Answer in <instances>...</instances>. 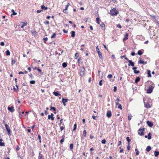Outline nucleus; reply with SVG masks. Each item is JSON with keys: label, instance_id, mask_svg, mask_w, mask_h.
I'll list each match as a JSON object with an SVG mask.
<instances>
[{"label": "nucleus", "instance_id": "obj_1", "mask_svg": "<svg viewBox=\"0 0 159 159\" xmlns=\"http://www.w3.org/2000/svg\"><path fill=\"white\" fill-rule=\"evenodd\" d=\"M118 12L117 11L116 9L113 8L112 10H111L110 11V14L111 15L114 16H116L118 14Z\"/></svg>", "mask_w": 159, "mask_h": 159}, {"label": "nucleus", "instance_id": "obj_2", "mask_svg": "<svg viewBox=\"0 0 159 159\" xmlns=\"http://www.w3.org/2000/svg\"><path fill=\"white\" fill-rule=\"evenodd\" d=\"M85 70L84 67L82 66L80 69V75L83 76L85 74Z\"/></svg>", "mask_w": 159, "mask_h": 159}, {"label": "nucleus", "instance_id": "obj_3", "mask_svg": "<svg viewBox=\"0 0 159 159\" xmlns=\"http://www.w3.org/2000/svg\"><path fill=\"white\" fill-rule=\"evenodd\" d=\"M96 51L98 52V56L100 59H101L102 60H103L102 56V54L101 52H100L99 51V49L98 48V46L96 47Z\"/></svg>", "mask_w": 159, "mask_h": 159}, {"label": "nucleus", "instance_id": "obj_4", "mask_svg": "<svg viewBox=\"0 0 159 159\" xmlns=\"http://www.w3.org/2000/svg\"><path fill=\"white\" fill-rule=\"evenodd\" d=\"M145 130V129L144 128H143V129H142L141 128H140L139 129V132H138V134L140 135L141 136H143L144 135V132L143 131H144Z\"/></svg>", "mask_w": 159, "mask_h": 159}, {"label": "nucleus", "instance_id": "obj_5", "mask_svg": "<svg viewBox=\"0 0 159 159\" xmlns=\"http://www.w3.org/2000/svg\"><path fill=\"white\" fill-rule=\"evenodd\" d=\"M154 87L150 85L149 86L148 89L147 90V93H150L152 92V91Z\"/></svg>", "mask_w": 159, "mask_h": 159}, {"label": "nucleus", "instance_id": "obj_6", "mask_svg": "<svg viewBox=\"0 0 159 159\" xmlns=\"http://www.w3.org/2000/svg\"><path fill=\"white\" fill-rule=\"evenodd\" d=\"M5 127L6 129V130L8 132V133L9 134H10V127L9 126L7 125L6 124L5 125Z\"/></svg>", "mask_w": 159, "mask_h": 159}, {"label": "nucleus", "instance_id": "obj_7", "mask_svg": "<svg viewBox=\"0 0 159 159\" xmlns=\"http://www.w3.org/2000/svg\"><path fill=\"white\" fill-rule=\"evenodd\" d=\"M62 102L64 106H65L66 105L65 103L68 102V99L67 98L65 99L64 98H63L62 99Z\"/></svg>", "mask_w": 159, "mask_h": 159}, {"label": "nucleus", "instance_id": "obj_8", "mask_svg": "<svg viewBox=\"0 0 159 159\" xmlns=\"http://www.w3.org/2000/svg\"><path fill=\"white\" fill-rule=\"evenodd\" d=\"M108 118H110L111 116V112L110 111H107L106 114Z\"/></svg>", "mask_w": 159, "mask_h": 159}, {"label": "nucleus", "instance_id": "obj_9", "mask_svg": "<svg viewBox=\"0 0 159 159\" xmlns=\"http://www.w3.org/2000/svg\"><path fill=\"white\" fill-rule=\"evenodd\" d=\"M146 123L150 127H152L153 126V123L149 120H147Z\"/></svg>", "mask_w": 159, "mask_h": 159}, {"label": "nucleus", "instance_id": "obj_10", "mask_svg": "<svg viewBox=\"0 0 159 159\" xmlns=\"http://www.w3.org/2000/svg\"><path fill=\"white\" fill-rule=\"evenodd\" d=\"M140 60L138 61V63L139 64H146L147 63V62H144V61L142 60H141V58L140 57L139 58Z\"/></svg>", "mask_w": 159, "mask_h": 159}, {"label": "nucleus", "instance_id": "obj_11", "mask_svg": "<svg viewBox=\"0 0 159 159\" xmlns=\"http://www.w3.org/2000/svg\"><path fill=\"white\" fill-rule=\"evenodd\" d=\"M129 63L128 64V66H134V63L131 60H129L128 62Z\"/></svg>", "mask_w": 159, "mask_h": 159}, {"label": "nucleus", "instance_id": "obj_12", "mask_svg": "<svg viewBox=\"0 0 159 159\" xmlns=\"http://www.w3.org/2000/svg\"><path fill=\"white\" fill-rule=\"evenodd\" d=\"M8 110L9 111L11 112H13L14 111V107L13 106H12L11 107H8Z\"/></svg>", "mask_w": 159, "mask_h": 159}, {"label": "nucleus", "instance_id": "obj_13", "mask_svg": "<svg viewBox=\"0 0 159 159\" xmlns=\"http://www.w3.org/2000/svg\"><path fill=\"white\" fill-rule=\"evenodd\" d=\"M128 33H126L125 34V37L123 39V41L124 42H125V40L128 39Z\"/></svg>", "mask_w": 159, "mask_h": 159}, {"label": "nucleus", "instance_id": "obj_14", "mask_svg": "<svg viewBox=\"0 0 159 159\" xmlns=\"http://www.w3.org/2000/svg\"><path fill=\"white\" fill-rule=\"evenodd\" d=\"M21 24H22V25L21 26V28H23L24 26H26L27 25V22H21Z\"/></svg>", "mask_w": 159, "mask_h": 159}, {"label": "nucleus", "instance_id": "obj_15", "mask_svg": "<svg viewBox=\"0 0 159 159\" xmlns=\"http://www.w3.org/2000/svg\"><path fill=\"white\" fill-rule=\"evenodd\" d=\"M140 78L139 77H137L135 81V82L136 83H137L138 82H139L140 80Z\"/></svg>", "mask_w": 159, "mask_h": 159}, {"label": "nucleus", "instance_id": "obj_16", "mask_svg": "<svg viewBox=\"0 0 159 159\" xmlns=\"http://www.w3.org/2000/svg\"><path fill=\"white\" fill-rule=\"evenodd\" d=\"M159 155V152L155 151L154 152V155L156 157H158V156Z\"/></svg>", "mask_w": 159, "mask_h": 159}, {"label": "nucleus", "instance_id": "obj_17", "mask_svg": "<svg viewBox=\"0 0 159 159\" xmlns=\"http://www.w3.org/2000/svg\"><path fill=\"white\" fill-rule=\"evenodd\" d=\"M151 149V147L150 146H148L146 148V150L148 152L150 151Z\"/></svg>", "mask_w": 159, "mask_h": 159}, {"label": "nucleus", "instance_id": "obj_18", "mask_svg": "<svg viewBox=\"0 0 159 159\" xmlns=\"http://www.w3.org/2000/svg\"><path fill=\"white\" fill-rule=\"evenodd\" d=\"M54 95L56 96H57L58 95H61V94H59L58 92H54L53 93Z\"/></svg>", "mask_w": 159, "mask_h": 159}, {"label": "nucleus", "instance_id": "obj_19", "mask_svg": "<svg viewBox=\"0 0 159 159\" xmlns=\"http://www.w3.org/2000/svg\"><path fill=\"white\" fill-rule=\"evenodd\" d=\"M71 36L72 37H74L75 36V32L74 31H72L71 32Z\"/></svg>", "mask_w": 159, "mask_h": 159}, {"label": "nucleus", "instance_id": "obj_20", "mask_svg": "<svg viewBox=\"0 0 159 159\" xmlns=\"http://www.w3.org/2000/svg\"><path fill=\"white\" fill-rule=\"evenodd\" d=\"M48 119H51L52 120H54V117L51 116L50 115H49L48 116Z\"/></svg>", "mask_w": 159, "mask_h": 159}, {"label": "nucleus", "instance_id": "obj_21", "mask_svg": "<svg viewBox=\"0 0 159 159\" xmlns=\"http://www.w3.org/2000/svg\"><path fill=\"white\" fill-rule=\"evenodd\" d=\"M11 11L12 12V14L11 15V17H12V16L13 15H16L17 14V13L15 12L14 10H13V9H12L11 10Z\"/></svg>", "mask_w": 159, "mask_h": 159}, {"label": "nucleus", "instance_id": "obj_22", "mask_svg": "<svg viewBox=\"0 0 159 159\" xmlns=\"http://www.w3.org/2000/svg\"><path fill=\"white\" fill-rule=\"evenodd\" d=\"M69 3H68V4H67V5H66V6L65 7V8L63 10V12L64 13H65V11H66V10H67L68 7H69Z\"/></svg>", "mask_w": 159, "mask_h": 159}, {"label": "nucleus", "instance_id": "obj_23", "mask_svg": "<svg viewBox=\"0 0 159 159\" xmlns=\"http://www.w3.org/2000/svg\"><path fill=\"white\" fill-rule=\"evenodd\" d=\"M20 107H19L18 108V112H19V117H20V118H21L22 116H23L21 115V112L20 111Z\"/></svg>", "mask_w": 159, "mask_h": 159}, {"label": "nucleus", "instance_id": "obj_24", "mask_svg": "<svg viewBox=\"0 0 159 159\" xmlns=\"http://www.w3.org/2000/svg\"><path fill=\"white\" fill-rule=\"evenodd\" d=\"M39 159H43V155L41 154V152L39 153Z\"/></svg>", "mask_w": 159, "mask_h": 159}, {"label": "nucleus", "instance_id": "obj_25", "mask_svg": "<svg viewBox=\"0 0 159 159\" xmlns=\"http://www.w3.org/2000/svg\"><path fill=\"white\" fill-rule=\"evenodd\" d=\"M41 8L42 9H44L45 10L48 9V7H45L44 5H42L41 6Z\"/></svg>", "mask_w": 159, "mask_h": 159}, {"label": "nucleus", "instance_id": "obj_26", "mask_svg": "<svg viewBox=\"0 0 159 159\" xmlns=\"http://www.w3.org/2000/svg\"><path fill=\"white\" fill-rule=\"evenodd\" d=\"M105 24L103 23L100 25L102 29H105Z\"/></svg>", "mask_w": 159, "mask_h": 159}, {"label": "nucleus", "instance_id": "obj_27", "mask_svg": "<svg viewBox=\"0 0 159 159\" xmlns=\"http://www.w3.org/2000/svg\"><path fill=\"white\" fill-rule=\"evenodd\" d=\"M67 65L66 62H64L62 64V67L63 68H65L67 66Z\"/></svg>", "mask_w": 159, "mask_h": 159}, {"label": "nucleus", "instance_id": "obj_28", "mask_svg": "<svg viewBox=\"0 0 159 159\" xmlns=\"http://www.w3.org/2000/svg\"><path fill=\"white\" fill-rule=\"evenodd\" d=\"M148 77H151V71L150 70H148Z\"/></svg>", "mask_w": 159, "mask_h": 159}, {"label": "nucleus", "instance_id": "obj_29", "mask_svg": "<svg viewBox=\"0 0 159 159\" xmlns=\"http://www.w3.org/2000/svg\"><path fill=\"white\" fill-rule=\"evenodd\" d=\"M151 133H149V134H148V138L149 140L151 139L152 138H151Z\"/></svg>", "mask_w": 159, "mask_h": 159}, {"label": "nucleus", "instance_id": "obj_30", "mask_svg": "<svg viewBox=\"0 0 159 159\" xmlns=\"http://www.w3.org/2000/svg\"><path fill=\"white\" fill-rule=\"evenodd\" d=\"M145 106L147 108H149L150 107V104L148 103H147L146 104H145Z\"/></svg>", "mask_w": 159, "mask_h": 159}, {"label": "nucleus", "instance_id": "obj_31", "mask_svg": "<svg viewBox=\"0 0 159 159\" xmlns=\"http://www.w3.org/2000/svg\"><path fill=\"white\" fill-rule=\"evenodd\" d=\"M6 55L8 56L10 55V52L9 51V50H7L6 51Z\"/></svg>", "mask_w": 159, "mask_h": 159}, {"label": "nucleus", "instance_id": "obj_32", "mask_svg": "<svg viewBox=\"0 0 159 159\" xmlns=\"http://www.w3.org/2000/svg\"><path fill=\"white\" fill-rule=\"evenodd\" d=\"M38 139L39 140V142L41 143V137L40 135L39 134L38 135Z\"/></svg>", "mask_w": 159, "mask_h": 159}, {"label": "nucleus", "instance_id": "obj_33", "mask_svg": "<svg viewBox=\"0 0 159 159\" xmlns=\"http://www.w3.org/2000/svg\"><path fill=\"white\" fill-rule=\"evenodd\" d=\"M73 144L72 143L70 144V150H72L73 149Z\"/></svg>", "mask_w": 159, "mask_h": 159}, {"label": "nucleus", "instance_id": "obj_34", "mask_svg": "<svg viewBox=\"0 0 159 159\" xmlns=\"http://www.w3.org/2000/svg\"><path fill=\"white\" fill-rule=\"evenodd\" d=\"M138 54L139 55H141L143 54V52L141 50H139L138 52Z\"/></svg>", "mask_w": 159, "mask_h": 159}, {"label": "nucleus", "instance_id": "obj_35", "mask_svg": "<svg viewBox=\"0 0 159 159\" xmlns=\"http://www.w3.org/2000/svg\"><path fill=\"white\" fill-rule=\"evenodd\" d=\"M134 73H135V74H139V73L140 72V71H139V70H134Z\"/></svg>", "mask_w": 159, "mask_h": 159}, {"label": "nucleus", "instance_id": "obj_36", "mask_svg": "<svg viewBox=\"0 0 159 159\" xmlns=\"http://www.w3.org/2000/svg\"><path fill=\"white\" fill-rule=\"evenodd\" d=\"M77 125L76 124H75L74 125V127L73 129V131H75L76 130L77 127Z\"/></svg>", "mask_w": 159, "mask_h": 159}, {"label": "nucleus", "instance_id": "obj_37", "mask_svg": "<svg viewBox=\"0 0 159 159\" xmlns=\"http://www.w3.org/2000/svg\"><path fill=\"white\" fill-rule=\"evenodd\" d=\"M132 117V115H131V114H130L128 116V120H130L131 119Z\"/></svg>", "mask_w": 159, "mask_h": 159}, {"label": "nucleus", "instance_id": "obj_38", "mask_svg": "<svg viewBox=\"0 0 159 159\" xmlns=\"http://www.w3.org/2000/svg\"><path fill=\"white\" fill-rule=\"evenodd\" d=\"M83 134L84 136H86L87 132L86 130H84L83 131Z\"/></svg>", "mask_w": 159, "mask_h": 159}, {"label": "nucleus", "instance_id": "obj_39", "mask_svg": "<svg viewBox=\"0 0 159 159\" xmlns=\"http://www.w3.org/2000/svg\"><path fill=\"white\" fill-rule=\"evenodd\" d=\"M126 139L128 143H129L130 142L131 140L129 139V137H127L126 138Z\"/></svg>", "mask_w": 159, "mask_h": 159}, {"label": "nucleus", "instance_id": "obj_40", "mask_svg": "<svg viewBox=\"0 0 159 159\" xmlns=\"http://www.w3.org/2000/svg\"><path fill=\"white\" fill-rule=\"evenodd\" d=\"M135 150L136 152V155H138L139 154V151L137 149H135Z\"/></svg>", "mask_w": 159, "mask_h": 159}, {"label": "nucleus", "instance_id": "obj_41", "mask_svg": "<svg viewBox=\"0 0 159 159\" xmlns=\"http://www.w3.org/2000/svg\"><path fill=\"white\" fill-rule=\"evenodd\" d=\"M5 145V143L3 142H0V146H4Z\"/></svg>", "mask_w": 159, "mask_h": 159}, {"label": "nucleus", "instance_id": "obj_42", "mask_svg": "<svg viewBox=\"0 0 159 159\" xmlns=\"http://www.w3.org/2000/svg\"><path fill=\"white\" fill-rule=\"evenodd\" d=\"M56 35V34L55 33H54L51 36V38H54L55 37Z\"/></svg>", "mask_w": 159, "mask_h": 159}, {"label": "nucleus", "instance_id": "obj_43", "mask_svg": "<svg viewBox=\"0 0 159 159\" xmlns=\"http://www.w3.org/2000/svg\"><path fill=\"white\" fill-rule=\"evenodd\" d=\"M30 84H34L35 83V80L30 81Z\"/></svg>", "mask_w": 159, "mask_h": 159}, {"label": "nucleus", "instance_id": "obj_44", "mask_svg": "<svg viewBox=\"0 0 159 159\" xmlns=\"http://www.w3.org/2000/svg\"><path fill=\"white\" fill-rule=\"evenodd\" d=\"M79 57V54L78 53H75V59H77V58L78 57Z\"/></svg>", "mask_w": 159, "mask_h": 159}, {"label": "nucleus", "instance_id": "obj_45", "mask_svg": "<svg viewBox=\"0 0 159 159\" xmlns=\"http://www.w3.org/2000/svg\"><path fill=\"white\" fill-rule=\"evenodd\" d=\"M48 39L47 37L44 38H43V40H44V43H46V41H47L48 40Z\"/></svg>", "mask_w": 159, "mask_h": 159}, {"label": "nucleus", "instance_id": "obj_46", "mask_svg": "<svg viewBox=\"0 0 159 159\" xmlns=\"http://www.w3.org/2000/svg\"><path fill=\"white\" fill-rule=\"evenodd\" d=\"M101 142L102 143L105 144L106 143V141L105 139H104L102 140Z\"/></svg>", "mask_w": 159, "mask_h": 159}, {"label": "nucleus", "instance_id": "obj_47", "mask_svg": "<svg viewBox=\"0 0 159 159\" xmlns=\"http://www.w3.org/2000/svg\"><path fill=\"white\" fill-rule=\"evenodd\" d=\"M96 20H97V23L98 24H99V23H100L99 22V18L97 17V18H96Z\"/></svg>", "mask_w": 159, "mask_h": 159}, {"label": "nucleus", "instance_id": "obj_48", "mask_svg": "<svg viewBox=\"0 0 159 159\" xmlns=\"http://www.w3.org/2000/svg\"><path fill=\"white\" fill-rule=\"evenodd\" d=\"M103 81V80H102L99 81V84L100 86H102V82Z\"/></svg>", "mask_w": 159, "mask_h": 159}, {"label": "nucleus", "instance_id": "obj_49", "mask_svg": "<svg viewBox=\"0 0 159 159\" xmlns=\"http://www.w3.org/2000/svg\"><path fill=\"white\" fill-rule=\"evenodd\" d=\"M52 109L54 111H56V109L54 107H51V109L50 110H51Z\"/></svg>", "mask_w": 159, "mask_h": 159}, {"label": "nucleus", "instance_id": "obj_50", "mask_svg": "<svg viewBox=\"0 0 159 159\" xmlns=\"http://www.w3.org/2000/svg\"><path fill=\"white\" fill-rule=\"evenodd\" d=\"M44 23L45 24L48 25V24H49V21H48L47 20V21H44Z\"/></svg>", "mask_w": 159, "mask_h": 159}, {"label": "nucleus", "instance_id": "obj_51", "mask_svg": "<svg viewBox=\"0 0 159 159\" xmlns=\"http://www.w3.org/2000/svg\"><path fill=\"white\" fill-rule=\"evenodd\" d=\"M15 62H16V61L12 59V61H11V64L12 65H13V64H15Z\"/></svg>", "mask_w": 159, "mask_h": 159}, {"label": "nucleus", "instance_id": "obj_52", "mask_svg": "<svg viewBox=\"0 0 159 159\" xmlns=\"http://www.w3.org/2000/svg\"><path fill=\"white\" fill-rule=\"evenodd\" d=\"M118 108L120 109L121 110L122 109V107L120 104L118 106Z\"/></svg>", "mask_w": 159, "mask_h": 159}, {"label": "nucleus", "instance_id": "obj_53", "mask_svg": "<svg viewBox=\"0 0 159 159\" xmlns=\"http://www.w3.org/2000/svg\"><path fill=\"white\" fill-rule=\"evenodd\" d=\"M64 141V139H61L60 141V143L61 144H62Z\"/></svg>", "mask_w": 159, "mask_h": 159}, {"label": "nucleus", "instance_id": "obj_54", "mask_svg": "<svg viewBox=\"0 0 159 159\" xmlns=\"http://www.w3.org/2000/svg\"><path fill=\"white\" fill-rule=\"evenodd\" d=\"M117 90V87L116 86H114V91L116 92Z\"/></svg>", "mask_w": 159, "mask_h": 159}, {"label": "nucleus", "instance_id": "obj_55", "mask_svg": "<svg viewBox=\"0 0 159 159\" xmlns=\"http://www.w3.org/2000/svg\"><path fill=\"white\" fill-rule=\"evenodd\" d=\"M112 77V75L111 74L108 75L107 76L108 78H111Z\"/></svg>", "mask_w": 159, "mask_h": 159}, {"label": "nucleus", "instance_id": "obj_56", "mask_svg": "<svg viewBox=\"0 0 159 159\" xmlns=\"http://www.w3.org/2000/svg\"><path fill=\"white\" fill-rule=\"evenodd\" d=\"M65 129V127L63 126H61L60 127V129L61 131H62L63 130Z\"/></svg>", "mask_w": 159, "mask_h": 159}, {"label": "nucleus", "instance_id": "obj_57", "mask_svg": "<svg viewBox=\"0 0 159 159\" xmlns=\"http://www.w3.org/2000/svg\"><path fill=\"white\" fill-rule=\"evenodd\" d=\"M117 27L119 28H121V26L120 24H118L117 25Z\"/></svg>", "mask_w": 159, "mask_h": 159}, {"label": "nucleus", "instance_id": "obj_58", "mask_svg": "<svg viewBox=\"0 0 159 159\" xmlns=\"http://www.w3.org/2000/svg\"><path fill=\"white\" fill-rule=\"evenodd\" d=\"M63 32H64V33H65L66 34L68 32V31L67 30H65V29H63Z\"/></svg>", "mask_w": 159, "mask_h": 159}, {"label": "nucleus", "instance_id": "obj_59", "mask_svg": "<svg viewBox=\"0 0 159 159\" xmlns=\"http://www.w3.org/2000/svg\"><path fill=\"white\" fill-rule=\"evenodd\" d=\"M0 45L2 46H3L4 45V42H2L0 43Z\"/></svg>", "mask_w": 159, "mask_h": 159}, {"label": "nucleus", "instance_id": "obj_60", "mask_svg": "<svg viewBox=\"0 0 159 159\" xmlns=\"http://www.w3.org/2000/svg\"><path fill=\"white\" fill-rule=\"evenodd\" d=\"M130 147L129 146V144H128V145L127 146V149L128 150H129L130 149Z\"/></svg>", "mask_w": 159, "mask_h": 159}, {"label": "nucleus", "instance_id": "obj_61", "mask_svg": "<svg viewBox=\"0 0 159 159\" xmlns=\"http://www.w3.org/2000/svg\"><path fill=\"white\" fill-rule=\"evenodd\" d=\"M119 148L120 149V152L121 153L123 151V149H122L121 147H120Z\"/></svg>", "mask_w": 159, "mask_h": 159}, {"label": "nucleus", "instance_id": "obj_62", "mask_svg": "<svg viewBox=\"0 0 159 159\" xmlns=\"http://www.w3.org/2000/svg\"><path fill=\"white\" fill-rule=\"evenodd\" d=\"M135 54L134 52H132L131 53V55L132 56H134L135 55Z\"/></svg>", "mask_w": 159, "mask_h": 159}, {"label": "nucleus", "instance_id": "obj_63", "mask_svg": "<svg viewBox=\"0 0 159 159\" xmlns=\"http://www.w3.org/2000/svg\"><path fill=\"white\" fill-rule=\"evenodd\" d=\"M97 116H93L92 117V118L94 120H96V117H97Z\"/></svg>", "mask_w": 159, "mask_h": 159}, {"label": "nucleus", "instance_id": "obj_64", "mask_svg": "<svg viewBox=\"0 0 159 159\" xmlns=\"http://www.w3.org/2000/svg\"><path fill=\"white\" fill-rule=\"evenodd\" d=\"M29 76L31 78V79L33 78V76L32 74H30L29 75Z\"/></svg>", "mask_w": 159, "mask_h": 159}]
</instances>
